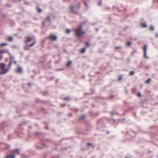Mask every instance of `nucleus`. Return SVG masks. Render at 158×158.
I'll return each mask as SVG.
<instances>
[{"instance_id": "nucleus-1", "label": "nucleus", "mask_w": 158, "mask_h": 158, "mask_svg": "<svg viewBox=\"0 0 158 158\" xmlns=\"http://www.w3.org/2000/svg\"><path fill=\"white\" fill-rule=\"evenodd\" d=\"M19 149H16L10 151V154L7 155L5 158H15V155L19 154Z\"/></svg>"}, {"instance_id": "nucleus-2", "label": "nucleus", "mask_w": 158, "mask_h": 158, "mask_svg": "<svg viewBox=\"0 0 158 158\" xmlns=\"http://www.w3.org/2000/svg\"><path fill=\"white\" fill-rule=\"evenodd\" d=\"M82 27L81 25H80L75 30L76 35L79 37L85 34V32L82 31Z\"/></svg>"}, {"instance_id": "nucleus-3", "label": "nucleus", "mask_w": 158, "mask_h": 158, "mask_svg": "<svg viewBox=\"0 0 158 158\" xmlns=\"http://www.w3.org/2000/svg\"><path fill=\"white\" fill-rule=\"evenodd\" d=\"M6 64L4 63H1L0 64V68L3 71L0 73L1 74H4L7 73L9 70V68L5 69Z\"/></svg>"}, {"instance_id": "nucleus-4", "label": "nucleus", "mask_w": 158, "mask_h": 158, "mask_svg": "<svg viewBox=\"0 0 158 158\" xmlns=\"http://www.w3.org/2000/svg\"><path fill=\"white\" fill-rule=\"evenodd\" d=\"M9 147L10 146L8 144L3 142L0 143V147L2 150L8 149Z\"/></svg>"}, {"instance_id": "nucleus-5", "label": "nucleus", "mask_w": 158, "mask_h": 158, "mask_svg": "<svg viewBox=\"0 0 158 158\" xmlns=\"http://www.w3.org/2000/svg\"><path fill=\"white\" fill-rule=\"evenodd\" d=\"M47 38L50 39L52 40H56L57 39V37L55 35H51L48 36Z\"/></svg>"}, {"instance_id": "nucleus-6", "label": "nucleus", "mask_w": 158, "mask_h": 158, "mask_svg": "<svg viewBox=\"0 0 158 158\" xmlns=\"http://www.w3.org/2000/svg\"><path fill=\"white\" fill-rule=\"evenodd\" d=\"M144 50V57L146 59H148V57L146 55V50L147 49V45H144L143 47Z\"/></svg>"}, {"instance_id": "nucleus-7", "label": "nucleus", "mask_w": 158, "mask_h": 158, "mask_svg": "<svg viewBox=\"0 0 158 158\" xmlns=\"http://www.w3.org/2000/svg\"><path fill=\"white\" fill-rule=\"evenodd\" d=\"M34 40H34L33 38L32 37H26V42H29L31 41L33 42Z\"/></svg>"}, {"instance_id": "nucleus-8", "label": "nucleus", "mask_w": 158, "mask_h": 158, "mask_svg": "<svg viewBox=\"0 0 158 158\" xmlns=\"http://www.w3.org/2000/svg\"><path fill=\"white\" fill-rule=\"evenodd\" d=\"M69 9L72 13H75V12L74 10V6L73 5H70Z\"/></svg>"}, {"instance_id": "nucleus-9", "label": "nucleus", "mask_w": 158, "mask_h": 158, "mask_svg": "<svg viewBox=\"0 0 158 158\" xmlns=\"http://www.w3.org/2000/svg\"><path fill=\"white\" fill-rule=\"evenodd\" d=\"M10 62H12L15 59V56H14L10 55Z\"/></svg>"}, {"instance_id": "nucleus-10", "label": "nucleus", "mask_w": 158, "mask_h": 158, "mask_svg": "<svg viewBox=\"0 0 158 158\" xmlns=\"http://www.w3.org/2000/svg\"><path fill=\"white\" fill-rule=\"evenodd\" d=\"M141 25L142 27L146 28L147 27V25L145 23H142L141 24Z\"/></svg>"}, {"instance_id": "nucleus-11", "label": "nucleus", "mask_w": 158, "mask_h": 158, "mask_svg": "<svg viewBox=\"0 0 158 158\" xmlns=\"http://www.w3.org/2000/svg\"><path fill=\"white\" fill-rule=\"evenodd\" d=\"M17 71L19 73H22V69L21 67H19L17 68Z\"/></svg>"}, {"instance_id": "nucleus-12", "label": "nucleus", "mask_w": 158, "mask_h": 158, "mask_svg": "<svg viewBox=\"0 0 158 158\" xmlns=\"http://www.w3.org/2000/svg\"><path fill=\"white\" fill-rule=\"evenodd\" d=\"M72 62L71 61H69L66 64V66L67 67H69L71 64Z\"/></svg>"}, {"instance_id": "nucleus-13", "label": "nucleus", "mask_w": 158, "mask_h": 158, "mask_svg": "<svg viewBox=\"0 0 158 158\" xmlns=\"http://www.w3.org/2000/svg\"><path fill=\"white\" fill-rule=\"evenodd\" d=\"M35 43V40H34L32 43L30 44H28V46L29 47H31L33 46Z\"/></svg>"}, {"instance_id": "nucleus-14", "label": "nucleus", "mask_w": 158, "mask_h": 158, "mask_svg": "<svg viewBox=\"0 0 158 158\" xmlns=\"http://www.w3.org/2000/svg\"><path fill=\"white\" fill-rule=\"evenodd\" d=\"M6 52V50L5 49H0V54H2Z\"/></svg>"}, {"instance_id": "nucleus-15", "label": "nucleus", "mask_w": 158, "mask_h": 158, "mask_svg": "<svg viewBox=\"0 0 158 158\" xmlns=\"http://www.w3.org/2000/svg\"><path fill=\"white\" fill-rule=\"evenodd\" d=\"M85 48H82L81 50V53H84L85 52Z\"/></svg>"}, {"instance_id": "nucleus-16", "label": "nucleus", "mask_w": 158, "mask_h": 158, "mask_svg": "<svg viewBox=\"0 0 158 158\" xmlns=\"http://www.w3.org/2000/svg\"><path fill=\"white\" fill-rule=\"evenodd\" d=\"M63 99L64 100L66 101L67 102H68L70 99V98L68 97H66L64 98H63Z\"/></svg>"}, {"instance_id": "nucleus-17", "label": "nucleus", "mask_w": 158, "mask_h": 158, "mask_svg": "<svg viewBox=\"0 0 158 158\" xmlns=\"http://www.w3.org/2000/svg\"><path fill=\"white\" fill-rule=\"evenodd\" d=\"M8 44L6 43H2L0 44V46L2 47L4 46H6Z\"/></svg>"}, {"instance_id": "nucleus-18", "label": "nucleus", "mask_w": 158, "mask_h": 158, "mask_svg": "<svg viewBox=\"0 0 158 158\" xmlns=\"http://www.w3.org/2000/svg\"><path fill=\"white\" fill-rule=\"evenodd\" d=\"M47 21H50V17L49 16H48L47 17V18L45 19L44 21H45V22H46Z\"/></svg>"}, {"instance_id": "nucleus-19", "label": "nucleus", "mask_w": 158, "mask_h": 158, "mask_svg": "<svg viewBox=\"0 0 158 158\" xmlns=\"http://www.w3.org/2000/svg\"><path fill=\"white\" fill-rule=\"evenodd\" d=\"M85 117H86V115L85 114H84V115H83L82 116H81L80 117L79 119L81 120V119H83L84 118H85Z\"/></svg>"}, {"instance_id": "nucleus-20", "label": "nucleus", "mask_w": 158, "mask_h": 158, "mask_svg": "<svg viewBox=\"0 0 158 158\" xmlns=\"http://www.w3.org/2000/svg\"><path fill=\"white\" fill-rule=\"evenodd\" d=\"M151 81V78H148L147 80L145 81V82L147 83H149V82Z\"/></svg>"}, {"instance_id": "nucleus-21", "label": "nucleus", "mask_w": 158, "mask_h": 158, "mask_svg": "<svg viewBox=\"0 0 158 158\" xmlns=\"http://www.w3.org/2000/svg\"><path fill=\"white\" fill-rule=\"evenodd\" d=\"M28 47H29L28 46V44H27V45H25L24 46V48L26 50H29Z\"/></svg>"}, {"instance_id": "nucleus-22", "label": "nucleus", "mask_w": 158, "mask_h": 158, "mask_svg": "<svg viewBox=\"0 0 158 158\" xmlns=\"http://www.w3.org/2000/svg\"><path fill=\"white\" fill-rule=\"evenodd\" d=\"M71 32V30L69 29H67L66 31V33L67 34H69Z\"/></svg>"}, {"instance_id": "nucleus-23", "label": "nucleus", "mask_w": 158, "mask_h": 158, "mask_svg": "<svg viewBox=\"0 0 158 158\" xmlns=\"http://www.w3.org/2000/svg\"><path fill=\"white\" fill-rule=\"evenodd\" d=\"M131 42L130 41H128L126 45L127 46H130L131 44Z\"/></svg>"}, {"instance_id": "nucleus-24", "label": "nucleus", "mask_w": 158, "mask_h": 158, "mask_svg": "<svg viewBox=\"0 0 158 158\" xmlns=\"http://www.w3.org/2000/svg\"><path fill=\"white\" fill-rule=\"evenodd\" d=\"M8 40L10 41H12L13 40V38L12 36H10L8 38Z\"/></svg>"}, {"instance_id": "nucleus-25", "label": "nucleus", "mask_w": 158, "mask_h": 158, "mask_svg": "<svg viewBox=\"0 0 158 158\" xmlns=\"http://www.w3.org/2000/svg\"><path fill=\"white\" fill-rule=\"evenodd\" d=\"M135 73L134 71H131L130 72L129 74L130 75H133Z\"/></svg>"}, {"instance_id": "nucleus-26", "label": "nucleus", "mask_w": 158, "mask_h": 158, "mask_svg": "<svg viewBox=\"0 0 158 158\" xmlns=\"http://www.w3.org/2000/svg\"><path fill=\"white\" fill-rule=\"evenodd\" d=\"M150 30L153 31L154 30V28L152 25L151 26L150 28Z\"/></svg>"}, {"instance_id": "nucleus-27", "label": "nucleus", "mask_w": 158, "mask_h": 158, "mask_svg": "<svg viewBox=\"0 0 158 158\" xmlns=\"http://www.w3.org/2000/svg\"><path fill=\"white\" fill-rule=\"evenodd\" d=\"M102 0L99 1L98 2V5L99 6H100L102 4Z\"/></svg>"}, {"instance_id": "nucleus-28", "label": "nucleus", "mask_w": 158, "mask_h": 158, "mask_svg": "<svg viewBox=\"0 0 158 158\" xmlns=\"http://www.w3.org/2000/svg\"><path fill=\"white\" fill-rule=\"evenodd\" d=\"M28 135V136L29 137L31 138L32 136V135H34V134L33 133L31 135V134H30V133H29Z\"/></svg>"}, {"instance_id": "nucleus-29", "label": "nucleus", "mask_w": 158, "mask_h": 158, "mask_svg": "<svg viewBox=\"0 0 158 158\" xmlns=\"http://www.w3.org/2000/svg\"><path fill=\"white\" fill-rule=\"evenodd\" d=\"M37 10H38V12H39V13H40L41 12V11H42V10L40 8H39L38 6H37Z\"/></svg>"}, {"instance_id": "nucleus-30", "label": "nucleus", "mask_w": 158, "mask_h": 158, "mask_svg": "<svg viewBox=\"0 0 158 158\" xmlns=\"http://www.w3.org/2000/svg\"><path fill=\"white\" fill-rule=\"evenodd\" d=\"M12 63V62H11L9 61L8 65V68H10L11 67Z\"/></svg>"}, {"instance_id": "nucleus-31", "label": "nucleus", "mask_w": 158, "mask_h": 158, "mask_svg": "<svg viewBox=\"0 0 158 158\" xmlns=\"http://www.w3.org/2000/svg\"><path fill=\"white\" fill-rule=\"evenodd\" d=\"M83 2L84 3L86 7L87 8H88V6L87 4L86 3V2L84 1H83Z\"/></svg>"}, {"instance_id": "nucleus-32", "label": "nucleus", "mask_w": 158, "mask_h": 158, "mask_svg": "<svg viewBox=\"0 0 158 158\" xmlns=\"http://www.w3.org/2000/svg\"><path fill=\"white\" fill-rule=\"evenodd\" d=\"M137 52V50L135 49H134L133 52H132V53L133 54L135 52Z\"/></svg>"}, {"instance_id": "nucleus-33", "label": "nucleus", "mask_w": 158, "mask_h": 158, "mask_svg": "<svg viewBox=\"0 0 158 158\" xmlns=\"http://www.w3.org/2000/svg\"><path fill=\"white\" fill-rule=\"evenodd\" d=\"M137 95L138 96L140 97L142 96V95H141V93H140V92H139L137 93Z\"/></svg>"}, {"instance_id": "nucleus-34", "label": "nucleus", "mask_w": 158, "mask_h": 158, "mask_svg": "<svg viewBox=\"0 0 158 158\" xmlns=\"http://www.w3.org/2000/svg\"><path fill=\"white\" fill-rule=\"evenodd\" d=\"M6 50V52H7V53L8 54V55L9 56H10V55H11V54L9 52V51L8 50Z\"/></svg>"}, {"instance_id": "nucleus-35", "label": "nucleus", "mask_w": 158, "mask_h": 158, "mask_svg": "<svg viewBox=\"0 0 158 158\" xmlns=\"http://www.w3.org/2000/svg\"><path fill=\"white\" fill-rule=\"evenodd\" d=\"M86 46L88 47L89 45V44L88 42H86L85 43Z\"/></svg>"}, {"instance_id": "nucleus-36", "label": "nucleus", "mask_w": 158, "mask_h": 158, "mask_svg": "<svg viewBox=\"0 0 158 158\" xmlns=\"http://www.w3.org/2000/svg\"><path fill=\"white\" fill-rule=\"evenodd\" d=\"M125 120V119H124V118L123 119H119L118 120V122H122L123 121L122 120Z\"/></svg>"}, {"instance_id": "nucleus-37", "label": "nucleus", "mask_w": 158, "mask_h": 158, "mask_svg": "<svg viewBox=\"0 0 158 158\" xmlns=\"http://www.w3.org/2000/svg\"><path fill=\"white\" fill-rule=\"evenodd\" d=\"M35 135H38L40 134V133L38 132H35Z\"/></svg>"}, {"instance_id": "nucleus-38", "label": "nucleus", "mask_w": 158, "mask_h": 158, "mask_svg": "<svg viewBox=\"0 0 158 158\" xmlns=\"http://www.w3.org/2000/svg\"><path fill=\"white\" fill-rule=\"evenodd\" d=\"M121 47V46H115V48L116 49H118L119 48H120Z\"/></svg>"}, {"instance_id": "nucleus-39", "label": "nucleus", "mask_w": 158, "mask_h": 158, "mask_svg": "<svg viewBox=\"0 0 158 158\" xmlns=\"http://www.w3.org/2000/svg\"><path fill=\"white\" fill-rule=\"evenodd\" d=\"M78 8L79 9L80 8V3L78 2V5H77Z\"/></svg>"}, {"instance_id": "nucleus-40", "label": "nucleus", "mask_w": 158, "mask_h": 158, "mask_svg": "<svg viewBox=\"0 0 158 158\" xmlns=\"http://www.w3.org/2000/svg\"><path fill=\"white\" fill-rule=\"evenodd\" d=\"M35 147L37 148H40V146L39 145H38V144H37L35 145Z\"/></svg>"}, {"instance_id": "nucleus-41", "label": "nucleus", "mask_w": 158, "mask_h": 158, "mask_svg": "<svg viewBox=\"0 0 158 158\" xmlns=\"http://www.w3.org/2000/svg\"><path fill=\"white\" fill-rule=\"evenodd\" d=\"M122 78V76H120L118 77V79L119 80H120Z\"/></svg>"}, {"instance_id": "nucleus-42", "label": "nucleus", "mask_w": 158, "mask_h": 158, "mask_svg": "<svg viewBox=\"0 0 158 158\" xmlns=\"http://www.w3.org/2000/svg\"><path fill=\"white\" fill-rule=\"evenodd\" d=\"M114 111H112V112H111V116H112L113 115V113H114Z\"/></svg>"}, {"instance_id": "nucleus-43", "label": "nucleus", "mask_w": 158, "mask_h": 158, "mask_svg": "<svg viewBox=\"0 0 158 158\" xmlns=\"http://www.w3.org/2000/svg\"><path fill=\"white\" fill-rule=\"evenodd\" d=\"M1 15L2 17H5L6 16V15L4 14H1Z\"/></svg>"}, {"instance_id": "nucleus-44", "label": "nucleus", "mask_w": 158, "mask_h": 158, "mask_svg": "<svg viewBox=\"0 0 158 158\" xmlns=\"http://www.w3.org/2000/svg\"><path fill=\"white\" fill-rule=\"evenodd\" d=\"M87 144V145H88V146H90V145H92V143H88Z\"/></svg>"}, {"instance_id": "nucleus-45", "label": "nucleus", "mask_w": 158, "mask_h": 158, "mask_svg": "<svg viewBox=\"0 0 158 158\" xmlns=\"http://www.w3.org/2000/svg\"><path fill=\"white\" fill-rule=\"evenodd\" d=\"M45 21H44V22H43V25L44 26H45Z\"/></svg>"}, {"instance_id": "nucleus-46", "label": "nucleus", "mask_w": 158, "mask_h": 158, "mask_svg": "<svg viewBox=\"0 0 158 158\" xmlns=\"http://www.w3.org/2000/svg\"><path fill=\"white\" fill-rule=\"evenodd\" d=\"M86 22H87V20H85V21H84L83 22V23H86Z\"/></svg>"}, {"instance_id": "nucleus-47", "label": "nucleus", "mask_w": 158, "mask_h": 158, "mask_svg": "<svg viewBox=\"0 0 158 158\" xmlns=\"http://www.w3.org/2000/svg\"><path fill=\"white\" fill-rule=\"evenodd\" d=\"M31 83H29L28 84V85L29 86H30L31 85Z\"/></svg>"}, {"instance_id": "nucleus-48", "label": "nucleus", "mask_w": 158, "mask_h": 158, "mask_svg": "<svg viewBox=\"0 0 158 158\" xmlns=\"http://www.w3.org/2000/svg\"><path fill=\"white\" fill-rule=\"evenodd\" d=\"M156 37H158V34L157 33H156Z\"/></svg>"}, {"instance_id": "nucleus-49", "label": "nucleus", "mask_w": 158, "mask_h": 158, "mask_svg": "<svg viewBox=\"0 0 158 158\" xmlns=\"http://www.w3.org/2000/svg\"><path fill=\"white\" fill-rule=\"evenodd\" d=\"M132 132H134L132 131V130H130V131H129V133H132Z\"/></svg>"}, {"instance_id": "nucleus-50", "label": "nucleus", "mask_w": 158, "mask_h": 158, "mask_svg": "<svg viewBox=\"0 0 158 158\" xmlns=\"http://www.w3.org/2000/svg\"><path fill=\"white\" fill-rule=\"evenodd\" d=\"M10 135H9V137H8V139H10Z\"/></svg>"}, {"instance_id": "nucleus-51", "label": "nucleus", "mask_w": 158, "mask_h": 158, "mask_svg": "<svg viewBox=\"0 0 158 158\" xmlns=\"http://www.w3.org/2000/svg\"><path fill=\"white\" fill-rule=\"evenodd\" d=\"M14 63L15 64H16V61H14Z\"/></svg>"}, {"instance_id": "nucleus-52", "label": "nucleus", "mask_w": 158, "mask_h": 158, "mask_svg": "<svg viewBox=\"0 0 158 158\" xmlns=\"http://www.w3.org/2000/svg\"><path fill=\"white\" fill-rule=\"evenodd\" d=\"M125 158H130V157H125Z\"/></svg>"}, {"instance_id": "nucleus-53", "label": "nucleus", "mask_w": 158, "mask_h": 158, "mask_svg": "<svg viewBox=\"0 0 158 158\" xmlns=\"http://www.w3.org/2000/svg\"><path fill=\"white\" fill-rule=\"evenodd\" d=\"M110 97H111L112 98V97H114V96H113V95H111V96H110Z\"/></svg>"}, {"instance_id": "nucleus-54", "label": "nucleus", "mask_w": 158, "mask_h": 158, "mask_svg": "<svg viewBox=\"0 0 158 158\" xmlns=\"http://www.w3.org/2000/svg\"><path fill=\"white\" fill-rule=\"evenodd\" d=\"M2 127H1V128H0V130H2Z\"/></svg>"}, {"instance_id": "nucleus-55", "label": "nucleus", "mask_w": 158, "mask_h": 158, "mask_svg": "<svg viewBox=\"0 0 158 158\" xmlns=\"http://www.w3.org/2000/svg\"><path fill=\"white\" fill-rule=\"evenodd\" d=\"M114 6H113V10H114Z\"/></svg>"}, {"instance_id": "nucleus-56", "label": "nucleus", "mask_w": 158, "mask_h": 158, "mask_svg": "<svg viewBox=\"0 0 158 158\" xmlns=\"http://www.w3.org/2000/svg\"><path fill=\"white\" fill-rule=\"evenodd\" d=\"M29 127L31 128V126H30Z\"/></svg>"}, {"instance_id": "nucleus-57", "label": "nucleus", "mask_w": 158, "mask_h": 158, "mask_svg": "<svg viewBox=\"0 0 158 158\" xmlns=\"http://www.w3.org/2000/svg\"><path fill=\"white\" fill-rule=\"evenodd\" d=\"M107 134H109V131H107Z\"/></svg>"}, {"instance_id": "nucleus-58", "label": "nucleus", "mask_w": 158, "mask_h": 158, "mask_svg": "<svg viewBox=\"0 0 158 158\" xmlns=\"http://www.w3.org/2000/svg\"><path fill=\"white\" fill-rule=\"evenodd\" d=\"M98 29H96V31H97H97H98Z\"/></svg>"}, {"instance_id": "nucleus-59", "label": "nucleus", "mask_w": 158, "mask_h": 158, "mask_svg": "<svg viewBox=\"0 0 158 158\" xmlns=\"http://www.w3.org/2000/svg\"><path fill=\"white\" fill-rule=\"evenodd\" d=\"M13 46H14V48H15L16 46L15 45H14Z\"/></svg>"}, {"instance_id": "nucleus-60", "label": "nucleus", "mask_w": 158, "mask_h": 158, "mask_svg": "<svg viewBox=\"0 0 158 158\" xmlns=\"http://www.w3.org/2000/svg\"><path fill=\"white\" fill-rule=\"evenodd\" d=\"M110 9L109 7H107L106 8V9Z\"/></svg>"}, {"instance_id": "nucleus-61", "label": "nucleus", "mask_w": 158, "mask_h": 158, "mask_svg": "<svg viewBox=\"0 0 158 158\" xmlns=\"http://www.w3.org/2000/svg\"><path fill=\"white\" fill-rule=\"evenodd\" d=\"M85 76H83V78H85Z\"/></svg>"}, {"instance_id": "nucleus-62", "label": "nucleus", "mask_w": 158, "mask_h": 158, "mask_svg": "<svg viewBox=\"0 0 158 158\" xmlns=\"http://www.w3.org/2000/svg\"><path fill=\"white\" fill-rule=\"evenodd\" d=\"M128 134V132H127V134Z\"/></svg>"}, {"instance_id": "nucleus-63", "label": "nucleus", "mask_w": 158, "mask_h": 158, "mask_svg": "<svg viewBox=\"0 0 158 158\" xmlns=\"http://www.w3.org/2000/svg\"><path fill=\"white\" fill-rule=\"evenodd\" d=\"M47 128H48V127H46V129H47Z\"/></svg>"}, {"instance_id": "nucleus-64", "label": "nucleus", "mask_w": 158, "mask_h": 158, "mask_svg": "<svg viewBox=\"0 0 158 158\" xmlns=\"http://www.w3.org/2000/svg\"><path fill=\"white\" fill-rule=\"evenodd\" d=\"M6 6H9V5L7 4V5H6Z\"/></svg>"}]
</instances>
